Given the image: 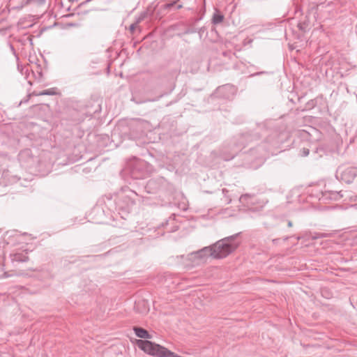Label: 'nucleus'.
<instances>
[{
    "instance_id": "17",
    "label": "nucleus",
    "mask_w": 357,
    "mask_h": 357,
    "mask_svg": "<svg viewBox=\"0 0 357 357\" xmlns=\"http://www.w3.org/2000/svg\"><path fill=\"white\" fill-rule=\"evenodd\" d=\"M56 89L51 88L46 90H43V91L40 92L38 95V96H54L56 95Z\"/></svg>"
},
{
    "instance_id": "29",
    "label": "nucleus",
    "mask_w": 357,
    "mask_h": 357,
    "mask_svg": "<svg viewBox=\"0 0 357 357\" xmlns=\"http://www.w3.org/2000/svg\"><path fill=\"white\" fill-rule=\"evenodd\" d=\"M292 225H293V224H292V222H291V220H289V221H288V223H287L288 227H292Z\"/></svg>"
},
{
    "instance_id": "25",
    "label": "nucleus",
    "mask_w": 357,
    "mask_h": 357,
    "mask_svg": "<svg viewBox=\"0 0 357 357\" xmlns=\"http://www.w3.org/2000/svg\"><path fill=\"white\" fill-rule=\"evenodd\" d=\"M167 94H168V93H167H167H161V94H160L158 98L153 99V100H152V101H157V100H158L160 98L163 97L164 96H165V95H167Z\"/></svg>"
},
{
    "instance_id": "11",
    "label": "nucleus",
    "mask_w": 357,
    "mask_h": 357,
    "mask_svg": "<svg viewBox=\"0 0 357 357\" xmlns=\"http://www.w3.org/2000/svg\"><path fill=\"white\" fill-rule=\"evenodd\" d=\"M133 331L135 332V334L137 337L144 339H151L152 335L144 328L138 327V326H134Z\"/></svg>"
},
{
    "instance_id": "13",
    "label": "nucleus",
    "mask_w": 357,
    "mask_h": 357,
    "mask_svg": "<svg viewBox=\"0 0 357 357\" xmlns=\"http://www.w3.org/2000/svg\"><path fill=\"white\" fill-rule=\"evenodd\" d=\"M255 195L254 194L246 193V194L242 195L240 197L239 201H240V202H241L243 204L249 205V204H252L254 203L253 201L255 199Z\"/></svg>"
},
{
    "instance_id": "16",
    "label": "nucleus",
    "mask_w": 357,
    "mask_h": 357,
    "mask_svg": "<svg viewBox=\"0 0 357 357\" xmlns=\"http://www.w3.org/2000/svg\"><path fill=\"white\" fill-rule=\"evenodd\" d=\"M178 1H180V0L173 1L170 3L163 4V11H169L172 9L175 10V6L176 5V3H178Z\"/></svg>"
},
{
    "instance_id": "19",
    "label": "nucleus",
    "mask_w": 357,
    "mask_h": 357,
    "mask_svg": "<svg viewBox=\"0 0 357 357\" xmlns=\"http://www.w3.org/2000/svg\"><path fill=\"white\" fill-rule=\"evenodd\" d=\"M331 234L329 233H314V235L312 236V239H317L321 238H326L331 236Z\"/></svg>"
},
{
    "instance_id": "30",
    "label": "nucleus",
    "mask_w": 357,
    "mask_h": 357,
    "mask_svg": "<svg viewBox=\"0 0 357 357\" xmlns=\"http://www.w3.org/2000/svg\"><path fill=\"white\" fill-rule=\"evenodd\" d=\"M72 120H73V121H77V120H78V119H77V118H76V117H74V118H72Z\"/></svg>"
},
{
    "instance_id": "21",
    "label": "nucleus",
    "mask_w": 357,
    "mask_h": 357,
    "mask_svg": "<svg viewBox=\"0 0 357 357\" xmlns=\"http://www.w3.org/2000/svg\"><path fill=\"white\" fill-rule=\"evenodd\" d=\"M222 191V193L224 194L225 197L226 199L225 201H226L227 204L231 203V199L229 198V197H227V193L228 192V190L227 189H225V188H223Z\"/></svg>"
},
{
    "instance_id": "18",
    "label": "nucleus",
    "mask_w": 357,
    "mask_h": 357,
    "mask_svg": "<svg viewBox=\"0 0 357 357\" xmlns=\"http://www.w3.org/2000/svg\"><path fill=\"white\" fill-rule=\"evenodd\" d=\"M317 101L316 99H311L305 104V108L306 110H310L316 107Z\"/></svg>"
},
{
    "instance_id": "15",
    "label": "nucleus",
    "mask_w": 357,
    "mask_h": 357,
    "mask_svg": "<svg viewBox=\"0 0 357 357\" xmlns=\"http://www.w3.org/2000/svg\"><path fill=\"white\" fill-rule=\"evenodd\" d=\"M153 3V6H156L155 13L153 15V20L160 19L168 13V11H163V5L158 7V4H155L154 3Z\"/></svg>"
},
{
    "instance_id": "1",
    "label": "nucleus",
    "mask_w": 357,
    "mask_h": 357,
    "mask_svg": "<svg viewBox=\"0 0 357 357\" xmlns=\"http://www.w3.org/2000/svg\"><path fill=\"white\" fill-rule=\"evenodd\" d=\"M238 234L224 238L211 246L204 247L194 252L195 257L201 260H205L208 257L214 259H222L233 252L239 245L236 241Z\"/></svg>"
},
{
    "instance_id": "33",
    "label": "nucleus",
    "mask_w": 357,
    "mask_h": 357,
    "mask_svg": "<svg viewBox=\"0 0 357 357\" xmlns=\"http://www.w3.org/2000/svg\"><path fill=\"white\" fill-rule=\"evenodd\" d=\"M278 241V239H273V242H275V241Z\"/></svg>"
},
{
    "instance_id": "27",
    "label": "nucleus",
    "mask_w": 357,
    "mask_h": 357,
    "mask_svg": "<svg viewBox=\"0 0 357 357\" xmlns=\"http://www.w3.org/2000/svg\"><path fill=\"white\" fill-rule=\"evenodd\" d=\"M70 114H71L72 115H76V114H78V112H77L76 109H70Z\"/></svg>"
},
{
    "instance_id": "7",
    "label": "nucleus",
    "mask_w": 357,
    "mask_h": 357,
    "mask_svg": "<svg viewBox=\"0 0 357 357\" xmlns=\"http://www.w3.org/2000/svg\"><path fill=\"white\" fill-rule=\"evenodd\" d=\"M259 139V137L256 135H252L251 133H245L241 134L239 136H238L237 138V142H236V147L237 151H240L242 149L245 148L250 142H252L253 140H257Z\"/></svg>"
},
{
    "instance_id": "22",
    "label": "nucleus",
    "mask_w": 357,
    "mask_h": 357,
    "mask_svg": "<svg viewBox=\"0 0 357 357\" xmlns=\"http://www.w3.org/2000/svg\"><path fill=\"white\" fill-rule=\"evenodd\" d=\"M139 24V23H137V21H135V23L130 24V27H129V31L133 33L135 29L137 28V25Z\"/></svg>"
},
{
    "instance_id": "28",
    "label": "nucleus",
    "mask_w": 357,
    "mask_h": 357,
    "mask_svg": "<svg viewBox=\"0 0 357 357\" xmlns=\"http://www.w3.org/2000/svg\"><path fill=\"white\" fill-rule=\"evenodd\" d=\"M33 1L40 5L43 4L45 2V0H33Z\"/></svg>"
},
{
    "instance_id": "14",
    "label": "nucleus",
    "mask_w": 357,
    "mask_h": 357,
    "mask_svg": "<svg viewBox=\"0 0 357 357\" xmlns=\"http://www.w3.org/2000/svg\"><path fill=\"white\" fill-rule=\"evenodd\" d=\"M224 18L225 17L222 13L219 10L215 9V12L213 13L211 22L213 24H218L223 21Z\"/></svg>"
},
{
    "instance_id": "8",
    "label": "nucleus",
    "mask_w": 357,
    "mask_h": 357,
    "mask_svg": "<svg viewBox=\"0 0 357 357\" xmlns=\"http://www.w3.org/2000/svg\"><path fill=\"white\" fill-rule=\"evenodd\" d=\"M235 89L231 84H225L217 88V95L224 99H230L234 95Z\"/></svg>"
},
{
    "instance_id": "9",
    "label": "nucleus",
    "mask_w": 357,
    "mask_h": 357,
    "mask_svg": "<svg viewBox=\"0 0 357 357\" xmlns=\"http://www.w3.org/2000/svg\"><path fill=\"white\" fill-rule=\"evenodd\" d=\"M156 6H153V3L149 5L146 10L144 12H142L136 18L137 23H140L142 21L145 19L149 18V20H153V15L155 13Z\"/></svg>"
},
{
    "instance_id": "20",
    "label": "nucleus",
    "mask_w": 357,
    "mask_h": 357,
    "mask_svg": "<svg viewBox=\"0 0 357 357\" xmlns=\"http://www.w3.org/2000/svg\"><path fill=\"white\" fill-rule=\"evenodd\" d=\"M308 27V24L305 22L302 23H298V28L299 30L305 32L307 31V29Z\"/></svg>"
},
{
    "instance_id": "4",
    "label": "nucleus",
    "mask_w": 357,
    "mask_h": 357,
    "mask_svg": "<svg viewBox=\"0 0 357 357\" xmlns=\"http://www.w3.org/2000/svg\"><path fill=\"white\" fill-rule=\"evenodd\" d=\"M356 176L357 167H355L341 165L336 171V177L346 183H352Z\"/></svg>"
},
{
    "instance_id": "32",
    "label": "nucleus",
    "mask_w": 357,
    "mask_h": 357,
    "mask_svg": "<svg viewBox=\"0 0 357 357\" xmlns=\"http://www.w3.org/2000/svg\"><path fill=\"white\" fill-rule=\"evenodd\" d=\"M132 175H133V176H135V172H132ZM135 177L137 178V176H135Z\"/></svg>"
},
{
    "instance_id": "31",
    "label": "nucleus",
    "mask_w": 357,
    "mask_h": 357,
    "mask_svg": "<svg viewBox=\"0 0 357 357\" xmlns=\"http://www.w3.org/2000/svg\"><path fill=\"white\" fill-rule=\"evenodd\" d=\"M264 73V72H260V73H258L257 74L259 75V74H263Z\"/></svg>"
},
{
    "instance_id": "26",
    "label": "nucleus",
    "mask_w": 357,
    "mask_h": 357,
    "mask_svg": "<svg viewBox=\"0 0 357 357\" xmlns=\"http://www.w3.org/2000/svg\"><path fill=\"white\" fill-rule=\"evenodd\" d=\"M183 8L182 3H176V5L175 6V10H179Z\"/></svg>"
},
{
    "instance_id": "10",
    "label": "nucleus",
    "mask_w": 357,
    "mask_h": 357,
    "mask_svg": "<svg viewBox=\"0 0 357 357\" xmlns=\"http://www.w3.org/2000/svg\"><path fill=\"white\" fill-rule=\"evenodd\" d=\"M2 181L5 185H12L20 180V177L10 170H4L1 176Z\"/></svg>"
},
{
    "instance_id": "23",
    "label": "nucleus",
    "mask_w": 357,
    "mask_h": 357,
    "mask_svg": "<svg viewBox=\"0 0 357 357\" xmlns=\"http://www.w3.org/2000/svg\"><path fill=\"white\" fill-rule=\"evenodd\" d=\"M301 152H302V155L303 156H307L310 153V150L307 148H303L302 150H301Z\"/></svg>"
},
{
    "instance_id": "24",
    "label": "nucleus",
    "mask_w": 357,
    "mask_h": 357,
    "mask_svg": "<svg viewBox=\"0 0 357 357\" xmlns=\"http://www.w3.org/2000/svg\"><path fill=\"white\" fill-rule=\"evenodd\" d=\"M205 31H206V28L204 26L199 28V31H198L199 36L202 37V33H204Z\"/></svg>"
},
{
    "instance_id": "12",
    "label": "nucleus",
    "mask_w": 357,
    "mask_h": 357,
    "mask_svg": "<svg viewBox=\"0 0 357 357\" xmlns=\"http://www.w3.org/2000/svg\"><path fill=\"white\" fill-rule=\"evenodd\" d=\"M10 259L13 262H26L29 260V257L27 256V252H17L13 255H10Z\"/></svg>"
},
{
    "instance_id": "2",
    "label": "nucleus",
    "mask_w": 357,
    "mask_h": 357,
    "mask_svg": "<svg viewBox=\"0 0 357 357\" xmlns=\"http://www.w3.org/2000/svg\"><path fill=\"white\" fill-rule=\"evenodd\" d=\"M138 194L129 189H123L121 192L113 195H107L105 198V203L111 211L129 212L131 208L135 204Z\"/></svg>"
},
{
    "instance_id": "5",
    "label": "nucleus",
    "mask_w": 357,
    "mask_h": 357,
    "mask_svg": "<svg viewBox=\"0 0 357 357\" xmlns=\"http://www.w3.org/2000/svg\"><path fill=\"white\" fill-rule=\"evenodd\" d=\"M166 181L162 177L149 179L145 185L146 191L149 194H154L160 191L165 185Z\"/></svg>"
},
{
    "instance_id": "6",
    "label": "nucleus",
    "mask_w": 357,
    "mask_h": 357,
    "mask_svg": "<svg viewBox=\"0 0 357 357\" xmlns=\"http://www.w3.org/2000/svg\"><path fill=\"white\" fill-rule=\"evenodd\" d=\"M317 197L319 201L326 203L329 201L340 200L343 197V195L342 194V190H327L320 192Z\"/></svg>"
},
{
    "instance_id": "3",
    "label": "nucleus",
    "mask_w": 357,
    "mask_h": 357,
    "mask_svg": "<svg viewBox=\"0 0 357 357\" xmlns=\"http://www.w3.org/2000/svg\"><path fill=\"white\" fill-rule=\"evenodd\" d=\"M18 160L21 165L26 168L33 169L38 167V158L33 155L29 149L22 150L18 155Z\"/></svg>"
}]
</instances>
